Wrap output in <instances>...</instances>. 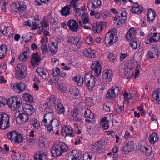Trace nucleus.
I'll return each mask as SVG.
<instances>
[{
	"instance_id": "1",
	"label": "nucleus",
	"mask_w": 160,
	"mask_h": 160,
	"mask_svg": "<svg viewBox=\"0 0 160 160\" xmlns=\"http://www.w3.org/2000/svg\"><path fill=\"white\" fill-rule=\"evenodd\" d=\"M53 118V114L52 113H48L44 115V119L41 123L42 125H44L47 127L48 132L51 134L54 133L51 125Z\"/></svg>"
},
{
	"instance_id": "2",
	"label": "nucleus",
	"mask_w": 160,
	"mask_h": 160,
	"mask_svg": "<svg viewBox=\"0 0 160 160\" xmlns=\"http://www.w3.org/2000/svg\"><path fill=\"white\" fill-rule=\"evenodd\" d=\"M117 41V35L116 32L110 30L106 35L105 43L107 46H111Z\"/></svg>"
},
{
	"instance_id": "3",
	"label": "nucleus",
	"mask_w": 160,
	"mask_h": 160,
	"mask_svg": "<svg viewBox=\"0 0 160 160\" xmlns=\"http://www.w3.org/2000/svg\"><path fill=\"white\" fill-rule=\"evenodd\" d=\"M84 81L88 88L92 90L95 86L96 79L91 74L87 73L84 77Z\"/></svg>"
},
{
	"instance_id": "4",
	"label": "nucleus",
	"mask_w": 160,
	"mask_h": 160,
	"mask_svg": "<svg viewBox=\"0 0 160 160\" xmlns=\"http://www.w3.org/2000/svg\"><path fill=\"white\" fill-rule=\"evenodd\" d=\"M22 102L20 98L14 96L8 99L7 104L9 107L12 108L13 107V109H16L21 106Z\"/></svg>"
},
{
	"instance_id": "5",
	"label": "nucleus",
	"mask_w": 160,
	"mask_h": 160,
	"mask_svg": "<svg viewBox=\"0 0 160 160\" xmlns=\"http://www.w3.org/2000/svg\"><path fill=\"white\" fill-rule=\"evenodd\" d=\"M26 67L23 64H18L15 68L16 72L15 75L17 78L19 80H22L25 78L26 75L25 74Z\"/></svg>"
},
{
	"instance_id": "6",
	"label": "nucleus",
	"mask_w": 160,
	"mask_h": 160,
	"mask_svg": "<svg viewBox=\"0 0 160 160\" xmlns=\"http://www.w3.org/2000/svg\"><path fill=\"white\" fill-rule=\"evenodd\" d=\"M67 42L71 44L73 46L72 48H74L73 50L75 51L81 46V42L79 41V38L77 36H71L68 37Z\"/></svg>"
},
{
	"instance_id": "7",
	"label": "nucleus",
	"mask_w": 160,
	"mask_h": 160,
	"mask_svg": "<svg viewBox=\"0 0 160 160\" xmlns=\"http://www.w3.org/2000/svg\"><path fill=\"white\" fill-rule=\"evenodd\" d=\"M119 93V88L118 86H113L111 89L108 90L106 94V97L109 99H113Z\"/></svg>"
},
{
	"instance_id": "8",
	"label": "nucleus",
	"mask_w": 160,
	"mask_h": 160,
	"mask_svg": "<svg viewBox=\"0 0 160 160\" xmlns=\"http://www.w3.org/2000/svg\"><path fill=\"white\" fill-rule=\"evenodd\" d=\"M92 72H94L96 76H98L101 73V67L100 62L94 61L91 66Z\"/></svg>"
},
{
	"instance_id": "9",
	"label": "nucleus",
	"mask_w": 160,
	"mask_h": 160,
	"mask_svg": "<svg viewBox=\"0 0 160 160\" xmlns=\"http://www.w3.org/2000/svg\"><path fill=\"white\" fill-rule=\"evenodd\" d=\"M134 149V142H129L127 145H124L122 149V152L124 154H127Z\"/></svg>"
},
{
	"instance_id": "10",
	"label": "nucleus",
	"mask_w": 160,
	"mask_h": 160,
	"mask_svg": "<svg viewBox=\"0 0 160 160\" xmlns=\"http://www.w3.org/2000/svg\"><path fill=\"white\" fill-rule=\"evenodd\" d=\"M152 100L156 104H160V88L154 90L152 92Z\"/></svg>"
},
{
	"instance_id": "11",
	"label": "nucleus",
	"mask_w": 160,
	"mask_h": 160,
	"mask_svg": "<svg viewBox=\"0 0 160 160\" xmlns=\"http://www.w3.org/2000/svg\"><path fill=\"white\" fill-rule=\"evenodd\" d=\"M2 120L0 129L2 130H5L10 127L9 116L7 114L5 113Z\"/></svg>"
},
{
	"instance_id": "12",
	"label": "nucleus",
	"mask_w": 160,
	"mask_h": 160,
	"mask_svg": "<svg viewBox=\"0 0 160 160\" xmlns=\"http://www.w3.org/2000/svg\"><path fill=\"white\" fill-rule=\"evenodd\" d=\"M67 25L68 26L70 29L73 32H77L80 28L78 23L73 19L69 20L67 22Z\"/></svg>"
},
{
	"instance_id": "13",
	"label": "nucleus",
	"mask_w": 160,
	"mask_h": 160,
	"mask_svg": "<svg viewBox=\"0 0 160 160\" xmlns=\"http://www.w3.org/2000/svg\"><path fill=\"white\" fill-rule=\"evenodd\" d=\"M62 132L63 135H65L66 136L70 137L73 136V134H75L72 128L70 126H63L62 128Z\"/></svg>"
},
{
	"instance_id": "14",
	"label": "nucleus",
	"mask_w": 160,
	"mask_h": 160,
	"mask_svg": "<svg viewBox=\"0 0 160 160\" xmlns=\"http://www.w3.org/2000/svg\"><path fill=\"white\" fill-rule=\"evenodd\" d=\"M22 108L24 112L28 115H31L35 111V109L32 105L26 104L22 106Z\"/></svg>"
},
{
	"instance_id": "15",
	"label": "nucleus",
	"mask_w": 160,
	"mask_h": 160,
	"mask_svg": "<svg viewBox=\"0 0 160 160\" xmlns=\"http://www.w3.org/2000/svg\"><path fill=\"white\" fill-rule=\"evenodd\" d=\"M92 150L94 152H98L99 154L104 152L103 145L100 141L97 142L92 146Z\"/></svg>"
},
{
	"instance_id": "16",
	"label": "nucleus",
	"mask_w": 160,
	"mask_h": 160,
	"mask_svg": "<svg viewBox=\"0 0 160 160\" xmlns=\"http://www.w3.org/2000/svg\"><path fill=\"white\" fill-rule=\"evenodd\" d=\"M93 30L96 33H99L101 32L102 29L105 28L103 22H99L94 23L93 25Z\"/></svg>"
},
{
	"instance_id": "17",
	"label": "nucleus",
	"mask_w": 160,
	"mask_h": 160,
	"mask_svg": "<svg viewBox=\"0 0 160 160\" xmlns=\"http://www.w3.org/2000/svg\"><path fill=\"white\" fill-rule=\"evenodd\" d=\"M58 147H59L57 143L54 144L52 147L51 152L53 157H57L62 154V153L61 152V151L60 150V149Z\"/></svg>"
},
{
	"instance_id": "18",
	"label": "nucleus",
	"mask_w": 160,
	"mask_h": 160,
	"mask_svg": "<svg viewBox=\"0 0 160 160\" xmlns=\"http://www.w3.org/2000/svg\"><path fill=\"white\" fill-rule=\"evenodd\" d=\"M151 48V59L157 58L158 55V47L157 45H152Z\"/></svg>"
},
{
	"instance_id": "19",
	"label": "nucleus",
	"mask_w": 160,
	"mask_h": 160,
	"mask_svg": "<svg viewBox=\"0 0 160 160\" xmlns=\"http://www.w3.org/2000/svg\"><path fill=\"white\" fill-rule=\"evenodd\" d=\"M112 77V74L110 70L107 69L106 71L103 72L102 76V78L108 82L111 81Z\"/></svg>"
},
{
	"instance_id": "20",
	"label": "nucleus",
	"mask_w": 160,
	"mask_h": 160,
	"mask_svg": "<svg viewBox=\"0 0 160 160\" xmlns=\"http://www.w3.org/2000/svg\"><path fill=\"white\" fill-rule=\"evenodd\" d=\"M41 58L40 56L38 55V53H36L33 54L31 58V65L34 66L35 65H38L39 62L41 61Z\"/></svg>"
},
{
	"instance_id": "21",
	"label": "nucleus",
	"mask_w": 160,
	"mask_h": 160,
	"mask_svg": "<svg viewBox=\"0 0 160 160\" xmlns=\"http://www.w3.org/2000/svg\"><path fill=\"white\" fill-rule=\"evenodd\" d=\"M25 89V85L22 82L13 84V89L14 91L18 93L24 91Z\"/></svg>"
},
{
	"instance_id": "22",
	"label": "nucleus",
	"mask_w": 160,
	"mask_h": 160,
	"mask_svg": "<svg viewBox=\"0 0 160 160\" xmlns=\"http://www.w3.org/2000/svg\"><path fill=\"white\" fill-rule=\"evenodd\" d=\"M14 31L11 27L4 28L2 31V34L7 37H11L13 34Z\"/></svg>"
},
{
	"instance_id": "23",
	"label": "nucleus",
	"mask_w": 160,
	"mask_h": 160,
	"mask_svg": "<svg viewBox=\"0 0 160 160\" xmlns=\"http://www.w3.org/2000/svg\"><path fill=\"white\" fill-rule=\"evenodd\" d=\"M126 39L127 40L132 41L137 39L135 37L136 32L134 30L129 29L126 35Z\"/></svg>"
},
{
	"instance_id": "24",
	"label": "nucleus",
	"mask_w": 160,
	"mask_h": 160,
	"mask_svg": "<svg viewBox=\"0 0 160 160\" xmlns=\"http://www.w3.org/2000/svg\"><path fill=\"white\" fill-rule=\"evenodd\" d=\"M107 118L106 117H103L101 120L100 128L103 129L107 130L108 129L109 126L108 120H107Z\"/></svg>"
},
{
	"instance_id": "25",
	"label": "nucleus",
	"mask_w": 160,
	"mask_h": 160,
	"mask_svg": "<svg viewBox=\"0 0 160 160\" xmlns=\"http://www.w3.org/2000/svg\"><path fill=\"white\" fill-rule=\"evenodd\" d=\"M81 113L85 117L90 118H92L93 117V113H92L90 110L85 107L82 108Z\"/></svg>"
},
{
	"instance_id": "26",
	"label": "nucleus",
	"mask_w": 160,
	"mask_h": 160,
	"mask_svg": "<svg viewBox=\"0 0 160 160\" xmlns=\"http://www.w3.org/2000/svg\"><path fill=\"white\" fill-rule=\"evenodd\" d=\"M83 55L86 57H90L91 58L95 57V51L92 50L91 49H85L83 52Z\"/></svg>"
},
{
	"instance_id": "27",
	"label": "nucleus",
	"mask_w": 160,
	"mask_h": 160,
	"mask_svg": "<svg viewBox=\"0 0 160 160\" xmlns=\"http://www.w3.org/2000/svg\"><path fill=\"white\" fill-rule=\"evenodd\" d=\"M7 48L4 44L0 45V59L3 58L7 54Z\"/></svg>"
},
{
	"instance_id": "28",
	"label": "nucleus",
	"mask_w": 160,
	"mask_h": 160,
	"mask_svg": "<svg viewBox=\"0 0 160 160\" xmlns=\"http://www.w3.org/2000/svg\"><path fill=\"white\" fill-rule=\"evenodd\" d=\"M15 137V138H14L12 142V143L15 144H18L22 142L23 140V137L19 132H17V133H16Z\"/></svg>"
},
{
	"instance_id": "29",
	"label": "nucleus",
	"mask_w": 160,
	"mask_h": 160,
	"mask_svg": "<svg viewBox=\"0 0 160 160\" xmlns=\"http://www.w3.org/2000/svg\"><path fill=\"white\" fill-rule=\"evenodd\" d=\"M91 3H89L88 4V6L89 7V6L90 4L92 5L91 6L92 9H94L99 7L102 4L101 1L100 0H91Z\"/></svg>"
},
{
	"instance_id": "30",
	"label": "nucleus",
	"mask_w": 160,
	"mask_h": 160,
	"mask_svg": "<svg viewBox=\"0 0 160 160\" xmlns=\"http://www.w3.org/2000/svg\"><path fill=\"white\" fill-rule=\"evenodd\" d=\"M126 15L127 13L125 9L122 8L117 12V15H116L114 18V20H120L121 18H124Z\"/></svg>"
},
{
	"instance_id": "31",
	"label": "nucleus",
	"mask_w": 160,
	"mask_h": 160,
	"mask_svg": "<svg viewBox=\"0 0 160 160\" xmlns=\"http://www.w3.org/2000/svg\"><path fill=\"white\" fill-rule=\"evenodd\" d=\"M37 72L41 76L42 78L46 80L48 79V76L47 75L46 71L41 68H38L36 69Z\"/></svg>"
},
{
	"instance_id": "32",
	"label": "nucleus",
	"mask_w": 160,
	"mask_h": 160,
	"mask_svg": "<svg viewBox=\"0 0 160 160\" xmlns=\"http://www.w3.org/2000/svg\"><path fill=\"white\" fill-rule=\"evenodd\" d=\"M70 8L68 6L66 5L64 7L62 8V10H60L62 16H65L67 15H68L71 14V12H70Z\"/></svg>"
},
{
	"instance_id": "33",
	"label": "nucleus",
	"mask_w": 160,
	"mask_h": 160,
	"mask_svg": "<svg viewBox=\"0 0 160 160\" xmlns=\"http://www.w3.org/2000/svg\"><path fill=\"white\" fill-rule=\"evenodd\" d=\"M58 49V46H55L54 42H52L51 44H49L48 48V51L51 52V53L52 55L57 52Z\"/></svg>"
},
{
	"instance_id": "34",
	"label": "nucleus",
	"mask_w": 160,
	"mask_h": 160,
	"mask_svg": "<svg viewBox=\"0 0 160 160\" xmlns=\"http://www.w3.org/2000/svg\"><path fill=\"white\" fill-rule=\"evenodd\" d=\"M140 43L139 41L137 39L131 41L130 43V45L133 49H136L140 46Z\"/></svg>"
},
{
	"instance_id": "35",
	"label": "nucleus",
	"mask_w": 160,
	"mask_h": 160,
	"mask_svg": "<svg viewBox=\"0 0 160 160\" xmlns=\"http://www.w3.org/2000/svg\"><path fill=\"white\" fill-rule=\"evenodd\" d=\"M17 132L14 130L9 132L7 134V138L10 140L12 142L14 138H15V137L17 133Z\"/></svg>"
},
{
	"instance_id": "36",
	"label": "nucleus",
	"mask_w": 160,
	"mask_h": 160,
	"mask_svg": "<svg viewBox=\"0 0 160 160\" xmlns=\"http://www.w3.org/2000/svg\"><path fill=\"white\" fill-rule=\"evenodd\" d=\"M57 110L59 114H63L65 112V108L62 104L59 103H57Z\"/></svg>"
},
{
	"instance_id": "37",
	"label": "nucleus",
	"mask_w": 160,
	"mask_h": 160,
	"mask_svg": "<svg viewBox=\"0 0 160 160\" xmlns=\"http://www.w3.org/2000/svg\"><path fill=\"white\" fill-rule=\"evenodd\" d=\"M60 149L61 152L62 153L63 152H66L68 149V147L67 145L62 142H60L57 144Z\"/></svg>"
},
{
	"instance_id": "38",
	"label": "nucleus",
	"mask_w": 160,
	"mask_h": 160,
	"mask_svg": "<svg viewBox=\"0 0 160 160\" xmlns=\"http://www.w3.org/2000/svg\"><path fill=\"white\" fill-rule=\"evenodd\" d=\"M72 153L73 158H72V160H79L81 158V154L79 152L75 151H72L71 153Z\"/></svg>"
},
{
	"instance_id": "39",
	"label": "nucleus",
	"mask_w": 160,
	"mask_h": 160,
	"mask_svg": "<svg viewBox=\"0 0 160 160\" xmlns=\"http://www.w3.org/2000/svg\"><path fill=\"white\" fill-rule=\"evenodd\" d=\"M160 40V34L159 33H154L153 36L151 37V43L157 42Z\"/></svg>"
},
{
	"instance_id": "40",
	"label": "nucleus",
	"mask_w": 160,
	"mask_h": 160,
	"mask_svg": "<svg viewBox=\"0 0 160 160\" xmlns=\"http://www.w3.org/2000/svg\"><path fill=\"white\" fill-rule=\"evenodd\" d=\"M143 7L142 6H140L139 7L137 8H132L131 9V12L133 13L139 14L141 13L143 11L141 9H142Z\"/></svg>"
},
{
	"instance_id": "41",
	"label": "nucleus",
	"mask_w": 160,
	"mask_h": 160,
	"mask_svg": "<svg viewBox=\"0 0 160 160\" xmlns=\"http://www.w3.org/2000/svg\"><path fill=\"white\" fill-rule=\"evenodd\" d=\"M58 89L61 92L64 93L67 91V89L64 83H60L57 84Z\"/></svg>"
},
{
	"instance_id": "42",
	"label": "nucleus",
	"mask_w": 160,
	"mask_h": 160,
	"mask_svg": "<svg viewBox=\"0 0 160 160\" xmlns=\"http://www.w3.org/2000/svg\"><path fill=\"white\" fill-rule=\"evenodd\" d=\"M24 99L27 102H32L33 101V98L32 97L31 95L28 94H25L24 96Z\"/></svg>"
},
{
	"instance_id": "43",
	"label": "nucleus",
	"mask_w": 160,
	"mask_h": 160,
	"mask_svg": "<svg viewBox=\"0 0 160 160\" xmlns=\"http://www.w3.org/2000/svg\"><path fill=\"white\" fill-rule=\"evenodd\" d=\"M18 11L21 12L24 11L26 7V6L24 4V2H21L20 3H18Z\"/></svg>"
},
{
	"instance_id": "44",
	"label": "nucleus",
	"mask_w": 160,
	"mask_h": 160,
	"mask_svg": "<svg viewBox=\"0 0 160 160\" xmlns=\"http://www.w3.org/2000/svg\"><path fill=\"white\" fill-rule=\"evenodd\" d=\"M157 134L153 132L152 135H151V142L152 144H154L155 142L158 140Z\"/></svg>"
},
{
	"instance_id": "45",
	"label": "nucleus",
	"mask_w": 160,
	"mask_h": 160,
	"mask_svg": "<svg viewBox=\"0 0 160 160\" xmlns=\"http://www.w3.org/2000/svg\"><path fill=\"white\" fill-rule=\"evenodd\" d=\"M140 150L141 151H143V154L147 156L150 155V152L148 151H149V150L147 147L142 146L141 147Z\"/></svg>"
},
{
	"instance_id": "46",
	"label": "nucleus",
	"mask_w": 160,
	"mask_h": 160,
	"mask_svg": "<svg viewBox=\"0 0 160 160\" xmlns=\"http://www.w3.org/2000/svg\"><path fill=\"white\" fill-rule=\"evenodd\" d=\"M70 92L71 94L75 96H77L79 93V91L76 88H71L70 89Z\"/></svg>"
},
{
	"instance_id": "47",
	"label": "nucleus",
	"mask_w": 160,
	"mask_h": 160,
	"mask_svg": "<svg viewBox=\"0 0 160 160\" xmlns=\"http://www.w3.org/2000/svg\"><path fill=\"white\" fill-rule=\"evenodd\" d=\"M51 125L52 126V129L53 127H57L59 125V122L58 120L56 118L53 119Z\"/></svg>"
},
{
	"instance_id": "48",
	"label": "nucleus",
	"mask_w": 160,
	"mask_h": 160,
	"mask_svg": "<svg viewBox=\"0 0 160 160\" xmlns=\"http://www.w3.org/2000/svg\"><path fill=\"white\" fill-rule=\"evenodd\" d=\"M86 101L87 104L89 106H91L93 104V99L92 98L88 97L86 99Z\"/></svg>"
},
{
	"instance_id": "49",
	"label": "nucleus",
	"mask_w": 160,
	"mask_h": 160,
	"mask_svg": "<svg viewBox=\"0 0 160 160\" xmlns=\"http://www.w3.org/2000/svg\"><path fill=\"white\" fill-rule=\"evenodd\" d=\"M123 94L124 96L125 99L128 101L129 100L131 99L132 97V94L129 93L124 92Z\"/></svg>"
},
{
	"instance_id": "50",
	"label": "nucleus",
	"mask_w": 160,
	"mask_h": 160,
	"mask_svg": "<svg viewBox=\"0 0 160 160\" xmlns=\"http://www.w3.org/2000/svg\"><path fill=\"white\" fill-rule=\"evenodd\" d=\"M108 57L109 60L112 62H114L116 59V56L113 53H109Z\"/></svg>"
},
{
	"instance_id": "51",
	"label": "nucleus",
	"mask_w": 160,
	"mask_h": 160,
	"mask_svg": "<svg viewBox=\"0 0 160 160\" xmlns=\"http://www.w3.org/2000/svg\"><path fill=\"white\" fill-rule=\"evenodd\" d=\"M85 155L88 157V159L91 160L93 158H94L95 154L92 152H90L86 153Z\"/></svg>"
},
{
	"instance_id": "52",
	"label": "nucleus",
	"mask_w": 160,
	"mask_h": 160,
	"mask_svg": "<svg viewBox=\"0 0 160 160\" xmlns=\"http://www.w3.org/2000/svg\"><path fill=\"white\" fill-rule=\"evenodd\" d=\"M59 71H60V69L59 68L57 67L54 68L52 70L53 76L55 77L58 75Z\"/></svg>"
},
{
	"instance_id": "53",
	"label": "nucleus",
	"mask_w": 160,
	"mask_h": 160,
	"mask_svg": "<svg viewBox=\"0 0 160 160\" xmlns=\"http://www.w3.org/2000/svg\"><path fill=\"white\" fill-rule=\"evenodd\" d=\"M32 124L35 129H38L40 127L39 122L37 119H35L34 121V122L32 123Z\"/></svg>"
},
{
	"instance_id": "54",
	"label": "nucleus",
	"mask_w": 160,
	"mask_h": 160,
	"mask_svg": "<svg viewBox=\"0 0 160 160\" xmlns=\"http://www.w3.org/2000/svg\"><path fill=\"white\" fill-rule=\"evenodd\" d=\"M23 58L25 61L28 59V56L30 54V52L29 50H27L26 51H24L23 54Z\"/></svg>"
},
{
	"instance_id": "55",
	"label": "nucleus",
	"mask_w": 160,
	"mask_h": 160,
	"mask_svg": "<svg viewBox=\"0 0 160 160\" xmlns=\"http://www.w3.org/2000/svg\"><path fill=\"white\" fill-rule=\"evenodd\" d=\"M124 109V105H121L116 109V111L118 114H120Z\"/></svg>"
},
{
	"instance_id": "56",
	"label": "nucleus",
	"mask_w": 160,
	"mask_h": 160,
	"mask_svg": "<svg viewBox=\"0 0 160 160\" xmlns=\"http://www.w3.org/2000/svg\"><path fill=\"white\" fill-rule=\"evenodd\" d=\"M18 3H16L15 2L14 3H13L12 5V8L13 9V10L16 13L18 11Z\"/></svg>"
},
{
	"instance_id": "57",
	"label": "nucleus",
	"mask_w": 160,
	"mask_h": 160,
	"mask_svg": "<svg viewBox=\"0 0 160 160\" xmlns=\"http://www.w3.org/2000/svg\"><path fill=\"white\" fill-rule=\"evenodd\" d=\"M81 18L83 21L84 24L87 23L89 22V18L87 16H84L83 14H82Z\"/></svg>"
},
{
	"instance_id": "58",
	"label": "nucleus",
	"mask_w": 160,
	"mask_h": 160,
	"mask_svg": "<svg viewBox=\"0 0 160 160\" xmlns=\"http://www.w3.org/2000/svg\"><path fill=\"white\" fill-rule=\"evenodd\" d=\"M86 42L87 43L89 44L92 43V37L90 36H88L86 38Z\"/></svg>"
},
{
	"instance_id": "59",
	"label": "nucleus",
	"mask_w": 160,
	"mask_h": 160,
	"mask_svg": "<svg viewBox=\"0 0 160 160\" xmlns=\"http://www.w3.org/2000/svg\"><path fill=\"white\" fill-rule=\"evenodd\" d=\"M49 26V24L48 22L46 21H44L42 24V27H40L39 29H40L41 28H42V30H43V28H47Z\"/></svg>"
},
{
	"instance_id": "60",
	"label": "nucleus",
	"mask_w": 160,
	"mask_h": 160,
	"mask_svg": "<svg viewBox=\"0 0 160 160\" xmlns=\"http://www.w3.org/2000/svg\"><path fill=\"white\" fill-rule=\"evenodd\" d=\"M151 11L153 15L152 17V18H153L152 19H151V21L152 22L153 20L155 18L157 14L155 11L154 10V9H152V8H151Z\"/></svg>"
},
{
	"instance_id": "61",
	"label": "nucleus",
	"mask_w": 160,
	"mask_h": 160,
	"mask_svg": "<svg viewBox=\"0 0 160 160\" xmlns=\"http://www.w3.org/2000/svg\"><path fill=\"white\" fill-rule=\"evenodd\" d=\"M35 139H30L27 141V143L29 146H32L35 144Z\"/></svg>"
},
{
	"instance_id": "62",
	"label": "nucleus",
	"mask_w": 160,
	"mask_h": 160,
	"mask_svg": "<svg viewBox=\"0 0 160 160\" xmlns=\"http://www.w3.org/2000/svg\"><path fill=\"white\" fill-rule=\"evenodd\" d=\"M78 85L79 86H81L82 85L83 83V79L82 77L80 76L79 78V80L78 79Z\"/></svg>"
},
{
	"instance_id": "63",
	"label": "nucleus",
	"mask_w": 160,
	"mask_h": 160,
	"mask_svg": "<svg viewBox=\"0 0 160 160\" xmlns=\"http://www.w3.org/2000/svg\"><path fill=\"white\" fill-rule=\"evenodd\" d=\"M128 56V54L126 53H122L120 54V59L121 61H122L125 58Z\"/></svg>"
},
{
	"instance_id": "64",
	"label": "nucleus",
	"mask_w": 160,
	"mask_h": 160,
	"mask_svg": "<svg viewBox=\"0 0 160 160\" xmlns=\"http://www.w3.org/2000/svg\"><path fill=\"white\" fill-rule=\"evenodd\" d=\"M102 109L104 111L107 112H109L110 111V107L105 104H104L103 106Z\"/></svg>"
}]
</instances>
